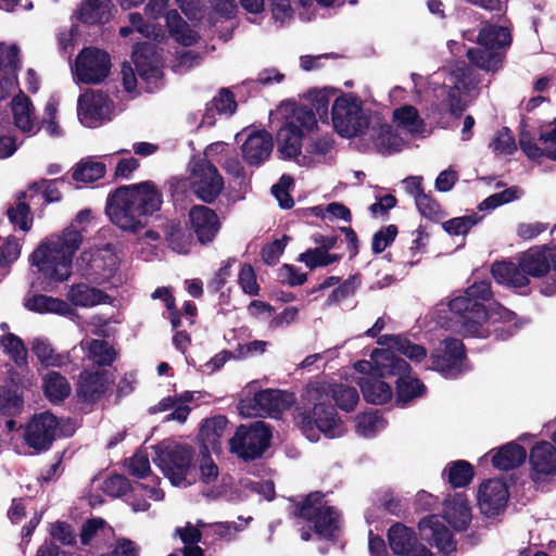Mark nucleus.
<instances>
[{"label": "nucleus", "mask_w": 556, "mask_h": 556, "mask_svg": "<svg viewBox=\"0 0 556 556\" xmlns=\"http://www.w3.org/2000/svg\"><path fill=\"white\" fill-rule=\"evenodd\" d=\"M75 245H39L29 256L39 271L55 281H64L71 275Z\"/></svg>", "instance_id": "1a4fd4ad"}, {"label": "nucleus", "mask_w": 556, "mask_h": 556, "mask_svg": "<svg viewBox=\"0 0 556 556\" xmlns=\"http://www.w3.org/2000/svg\"><path fill=\"white\" fill-rule=\"evenodd\" d=\"M30 344L34 354L45 367H63L71 362L68 354L58 353L47 338L36 337Z\"/></svg>", "instance_id": "7c9ffc66"}, {"label": "nucleus", "mask_w": 556, "mask_h": 556, "mask_svg": "<svg viewBox=\"0 0 556 556\" xmlns=\"http://www.w3.org/2000/svg\"><path fill=\"white\" fill-rule=\"evenodd\" d=\"M551 269L556 273V245H533L518 257V263L493 264L492 275L498 283L521 288L529 283V277L541 278Z\"/></svg>", "instance_id": "39448f33"}, {"label": "nucleus", "mask_w": 556, "mask_h": 556, "mask_svg": "<svg viewBox=\"0 0 556 556\" xmlns=\"http://www.w3.org/2000/svg\"><path fill=\"white\" fill-rule=\"evenodd\" d=\"M303 130L283 124L276 134L277 151L282 160H298L302 154Z\"/></svg>", "instance_id": "393cba45"}, {"label": "nucleus", "mask_w": 556, "mask_h": 556, "mask_svg": "<svg viewBox=\"0 0 556 556\" xmlns=\"http://www.w3.org/2000/svg\"><path fill=\"white\" fill-rule=\"evenodd\" d=\"M442 355L431 356L433 369L446 377L456 376L460 371V364L465 356L463 342L458 339H446L442 342Z\"/></svg>", "instance_id": "412c9836"}, {"label": "nucleus", "mask_w": 556, "mask_h": 556, "mask_svg": "<svg viewBox=\"0 0 556 556\" xmlns=\"http://www.w3.org/2000/svg\"><path fill=\"white\" fill-rule=\"evenodd\" d=\"M307 396L314 402V407L298 418L302 433L312 442L318 441L320 433L329 439L341 437L344 433V427L336 409L327 403L332 399L340 409L351 412L359 401L357 390L344 383L324 382L309 388Z\"/></svg>", "instance_id": "f03ea898"}, {"label": "nucleus", "mask_w": 556, "mask_h": 556, "mask_svg": "<svg viewBox=\"0 0 556 556\" xmlns=\"http://www.w3.org/2000/svg\"><path fill=\"white\" fill-rule=\"evenodd\" d=\"M154 463L164 476L176 486H188L198 480L214 484L219 469L210 454L194 455L191 447L181 444L160 445L155 450Z\"/></svg>", "instance_id": "20e7f679"}, {"label": "nucleus", "mask_w": 556, "mask_h": 556, "mask_svg": "<svg viewBox=\"0 0 556 556\" xmlns=\"http://www.w3.org/2000/svg\"><path fill=\"white\" fill-rule=\"evenodd\" d=\"M446 470L448 482L454 488L466 486L473 478V468L466 460H456L451 463Z\"/></svg>", "instance_id": "09e8293b"}, {"label": "nucleus", "mask_w": 556, "mask_h": 556, "mask_svg": "<svg viewBox=\"0 0 556 556\" xmlns=\"http://www.w3.org/2000/svg\"><path fill=\"white\" fill-rule=\"evenodd\" d=\"M224 178L217 167L206 159L193 163L190 175V189L202 202L212 204L224 190Z\"/></svg>", "instance_id": "f8f14e48"}, {"label": "nucleus", "mask_w": 556, "mask_h": 556, "mask_svg": "<svg viewBox=\"0 0 556 556\" xmlns=\"http://www.w3.org/2000/svg\"><path fill=\"white\" fill-rule=\"evenodd\" d=\"M419 531L424 540L431 542L441 552L448 554L455 551L456 542L439 516L432 515L421 519Z\"/></svg>", "instance_id": "aec40b11"}, {"label": "nucleus", "mask_w": 556, "mask_h": 556, "mask_svg": "<svg viewBox=\"0 0 556 556\" xmlns=\"http://www.w3.org/2000/svg\"><path fill=\"white\" fill-rule=\"evenodd\" d=\"M393 118L399 126L408 129L410 132L420 131L425 125L418 110L408 104L395 109L393 112Z\"/></svg>", "instance_id": "de8ad7c7"}, {"label": "nucleus", "mask_w": 556, "mask_h": 556, "mask_svg": "<svg viewBox=\"0 0 556 556\" xmlns=\"http://www.w3.org/2000/svg\"><path fill=\"white\" fill-rule=\"evenodd\" d=\"M491 147L496 154H513L516 150V141L508 127H503L493 139Z\"/></svg>", "instance_id": "bf43d9fd"}, {"label": "nucleus", "mask_w": 556, "mask_h": 556, "mask_svg": "<svg viewBox=\"0 0 556 556\" xmlns=\"http://www.w3.org/2000/svg\"><path fill=\"white\" fill-rule=\"evenodd\" d=\"M531 478L535 482L545 481L556 473V451L553 444L541 442L530 452Z\"/></svg>", "instance_id": "4be33fe9"}, {"label": "nucleus", "mask_w": 556, "mask_h": 556, "mask_svg": "<svg viewBox=\"0 0 556 556\" xmlns=\"http://www.w3.org/2000/svg\"><path fill=\"white\" fill-rule=\"evenodd\" d=\"M162 192L152 180L119 186L106 199L105 213L122 231L139 233L148 217L161 210Z\"/></svg>", "instance_id": "7ed1b4c3"}, {"label": "nucleus", "mask_w": 556, "mask_h": 556, "mask_svg": "<svg viewBox=\"0 0 556 556\" xmlns=\"http://www.w3.org/2000/svg\"><path fill=\"white\" fill-rule=\"evenodd\" d=\"M26 192L22 191L17 195V202L14 207L8 208V217L14 226L26 232L30 229L33 218L30 217V207L25 202Z\"/></svg>", "instance_id": "49530a36"}, {"label": "nucleus", "mask_w": 556, "mask_h": 556, "mask_svg": "<svg viewBox=\"0 0 556 556\" xmlns=\"http://www.w3.org/2000/svg\"><path fill=\"white\" fill-rule=\"evenodd\" d=\"M105 175V164L81 160L72 169V179L76 182L92 184Z\"/></svg>", "instance_id": "a18cd8bd"}, {"label": "nucleus", "mask_w": 556, "mask_h": 556, "mask_svg": "<svg viewBox=\"0 0 556 556\" xmlns=\"http://www.w3.org/2000/svg\"><path fill=\"white\" fill-rule=\"evenodd\" d=\"M77 17L87 25L104 24L110 20V11L105 0H85L79 8Z\"/></svg>", "instance_id": "ea45409f"}, {"label": "nucleus", "mask_w": 556, "mask_h": 556, "mask_svg": "<svg viewBox=\"0 0 556 556\" xmlns=\"http://www.w3.org/2000/svg\"><path fill=\"white\" fill-rule=\"evenodd\" d=\"M419 213L432 222H439L444 217V211L440 203L431 194L424 193L415 201Z\"/></svg>", "instance_id": "6e6d98bb"}, {"label": "nucleus", "mask_w": 556, "mask_h": 556, "mask_svg": "<svg viewBox=\"0 0 556 556\" xmlns=\"http://www.w3.org/2000/svg\"><path fill=\"white\" fill-rule=\"evenodd\" d=\"M448 307L464 336L486 338L494 332L498 339H506L517 328L514 313L492 299L486 280L468 287L464 294L450 301Z\"/></svg>", "instance_id": "f257e3e1"}, {"label": "nucleus", "mask_w": 556, "mask_h": 556, "mask_svg": "<svg viewBox=\"0 0 556 556\" xmlns=\"http://www.w3.org/2000/svg\"><path fill=\"white\" fill-rule=\"evenodd\" d=\"M80 344L87 350L89 359L97 365L109 366L116 357L115 350L104 340L93 339L83 341Z\"/></svg>", "instance_id": "c03bdc74"}, {"label": "nucleus", "mask_w": 556, "mask_h": 556, "mask_svg": "<svg viewBox=\"0 0 556 556\" xmlns=\"http://www.w3.org/2000/svg\"><path fill=\"white\" fill-rule=\"evenodd\" d=\"M238 282L243 293L255 296L260 293L256 274L250 264H243L238 275Z\"/></svg>", "instance_id": "13d9d810"}, {"label": "nucleus", "mask_w": 556, "mask_h": 556, "mask_svg": "<svg viewBox=\"0 0 556 556\" xmlns=\"http://www.w3.org/2000/svg\"><path fill=\"white\" fill-rule=\"evenodd\" d=\"M228 420L224 416H215L204 420L200 429V439L202 441V451L200 453L208 454L210 451L219 453L222 451V441L227 430Z\"/></svg>", "instance_id": "bb28decb"}, {"label": "nucleus", "mask_w": 556, "mask_h": 556, "mask_svg": "<svg viewBox=\"0 0 556 556\" xmlns=\"http://www.w3.org/2000/svg\"><path fill=\"white\" fill-rule=\"evenodd\" d=\"M193 400L191 392H185L179 395V402L174 407V412L166 417V420H177L185 422L190 414V408L187 403Z\"/></svg>", "instance_id": "774afa93"}, {"label": "nucleus", "mask_w": 556, "mask_h": 556, "mask_svg": "<svg viewBox=\"0 0 556 556\" xmlns=\"http://www.w3.org/2000/svg\"><path fill=\"white\" fill-rule=\"evenodd\" d=\"M102 489L108 495L118 497L128 491L129 482L125 477L116 475L109 477L103 482Z\"/></svg>", "instance_id": "69168bd1"}, {"label": "nucleus", "mask_w": 556, "mask_h": 556, "mask_svg": "<svg viewBox=\"0 0 556 556\" xmlns=\"http://www.w3.org/2000/svg\"><path fill=\"white\" fill-rule=\"evenodd\" d=\"M354 367L358 372L375 369L380 376H397L396 401L401 404H406L424 393L425 386L410 375V366L389 351L371 352L370 361H359Z\"/></svg>", "instance_id": "423d86ee"}, {"label": "nucleus", "mask_w": 556, "mask_h": 556, "mask_svg": "<svg viewBox=\"0 0 556 556\" xmlns=\"http://www.w3.org/2000/svg\"><path fill=\"white\" fill-rule=\"evenodd\" d=\"M386 427V421L377 412L365 413L356 418V431L359 435L369 438Z\"/></svg>", "instance_id": "8fccbe9b"}, {"label": "nucleus", "mask_w": 556, "mask_h": 556, "mask_svg": "<svg viewBox=\"0 0 556 556\" xmlns=\"http://www.w3.org/2000/svg\"><path fill=\"white\" fill-rule=\"evenodd\" d=\"M332 93L333 91L328 88L312 89L308 91V99L311 101L309 108L313 109L323 122L328 118V109Z\"/></svg>", "instance_id": "5fc2aeb1"}, {"label": "nucleus", "mask_w": 556, "mask_h": 556, "mask_svg": "<svg viewBox=\"0 0 556 556\" xmlns=\"http://www.w3.org/2000/svg\"><path fill=\"white\" fill-rule=\"evenodd\" d=\"M448 112L456 118H459L465 112L467 105L460 96V89L457 85L450 87L446 97Z\"/></svg>", "instance_id": "0e129e2a"}, {"label": "nucleus", "mask_w": 556, "mask_h": 556, "mask_svg": "<svg viewBox=\"0 0 556 556\" xmlns=\"http://www.w3.org/2000/svg\"><path fill=\"white\" fill-rule=\"evenodd\" d=\"M278 277L282 283L291 287L302 286L307 280V275L292 265L285 264L278 270Z\"/></svg>", "instance_id": "052dcab7"}, {"label": "nucleus", "mask_w": 556, "mask_h": 556, "mask_svg": "<svg viewBox=\"0 0 556 556\" xmlns=\"http://www.w3.org/2000/svg\"><path fill=\"white\" fill-rule=\"evenodd\" d=\"M270 430L263 421L240 426L230 439V451L243 459L260 457L267 448Z\"/></svg>", "instance_id": "9b49d317"}, {"label": "nucleus", "mask_w": 556, "mask_h": 556, "mask_svg": "<svg viewBox=\"0 0 556 556\" xmlns=\"http://www.w3.org/2000/svg\"><path fill=\"white\" fill-rule=\"evenodd\" d=\"M274 150V138L266 129L253 130L241 146V153L249 166L258 167L264 164Z\"/></svg>", "instance_id": "dca6fc26"}, {"label": "nucleus", "mask_w": 556, "mask_h": 556, "mask_svg": "<svg viewBox=\"0 0 556 556\" xmlns=\"http://www.w3.org/2000/svg\"><path fill=\"white\" fill-rule=\"evenodd\" d=\"M482 219L477 213L451 218L442 224V228L452 236H465Z\"/></svg>", "instance_id": "3c124183"}, {"label": "nucleus", "mask_w": 556, "mask_h": 556, "mask_svg": "<svg viewBox=\"0 0 556 556\" xmlns=\"http://www.w3.org/2000/svg\"><path fill=\"white\" fill-rule=\"evenodd\" d=\"M0 346L14 362L16 367L20 368L22 372H25L22 378H15L12 376V381L16 386H21L23 388L31 387L35 383V378L33 375L28 376V352L23 340L13 333H5L0 338Z\"/></svg>", "instance_id": "a211bd4d"}, {"label": "nucleus", "mask_w": 556, "mask_h": 556, "mask_svg": "<svg viewBox=\"0 0 556 556\" xmlns=\"http://www.w3.org/2000/svg\"><path fill=\"white\" fill-rule=\"evenodd\" d=\"M388 538L390 547L397 555L405 556L417 544L414 531L402 523L393 525Z\"/></svg>", "instance_id": "58836bf2"}, {"label": "nucleus", "mask_w": 556, "mask_h": 556, "mask_svg": "<svg viewBox=\"0 0 556 556\" xmlns=\"http://www.w3.org/2000/svg\"><path fill=\"white\" fill-rule=\"evenodd\" d=\"M334 130L343 138H353L366 132L370 121L363 111V101L353 93L338 97L331 108Z\"/></svg>", "instance_id": "0eeeda50"}, {"label": "nucleus", "mask_w": 556, "mask_h": 556, "mask_svg": "<svg viewBox=\"0 0 556 556\" xmlns=\"http://www.w3.org/2000/svg\"><path fill=\"white\" fill-rule=\"evenodd\" d=\"M112 101L100 90H88L80 94L77 101V114L80 123L89 128L99 126L104 119H110Z\"/></svg>", "instance_id": "4468645a"}, {"label": "nucleus", "mask_w": 556, "mask_h": 556, "mask_svg": "<svg viewBox=\"0 0 556 556\" xmlns=\"http://www.w3.org/2000/svg\"><path fill=\"white\" fill-rule=\"evenodd\" d=\"M108 388L106 380L102 372L85 371L80 375L78 382V394L85 401H96Z\"/></svg>", "instance_id": "e433bc0d"}, {"label": "nucleus", "mask_w": 556, "mask_h": 556, "mask_svg": "<svg viewBox=\"0 0 556 556\" xmlns=\"http://www.w3.org/2000/svg\"><path fill=\"white\" fill-rule=\"evenodd\" d=\"M331 245H317L307 249L299 255L298 261L304 263L309 269L325 267L340 260V255L330 252Z\"/></svg>", "instance_id": "37998d69"}, {"label": "nucleus", "mask_w": 556, "mask_h": 556, "mask_svg": "<svg viewBox=\"0 0 556 556\" xmlns=\"http://www.w3.org/2000/svg\"><path fill=\"white\" fill-rule=\"evenodd\" d=\"M24 305L27 309L39 314L54 313L66 316L73 312L65 301L43 294H28L24 300Z\"/></svg>", "instance_id": "2f4dec72"}, {"label": "nucleus", "mask_w": 556, "mask_h": 556, "mask_svg": "<svg viewBox=\"0 0 556 556\" xmlns=\"http://www.w3.org/2000/svg\"><path fill=\"white\" fill-rule=\"evenodd\" d=\"M367 377L359 378L358 384L361 386L364 399L372 404L382 405L388 403L392 396L393 391L389 383L380 380L381 377L375 369L369 372H362Z\"/></svg>", "instance_id": "cd10ccee"}, {"label": "nucleus", "mask_w": 556, "mask_h": 556, "mask_svg": "<svg viewBox=\"0 0 556 556\" xmlns=\"http://www.w3.org/2000/svg\"><path fill=\"white\" fill-rule=\"evenodd\" d=\"M372 142L378 153L390 155L401 151L404 140L390 124H379L372 127Z\"/></svg>", "instance_id": "c756f323"}, {"label": "nucleus", "mask_w": 556, "mask_h": 556, "mask_svg": "<svg viewBox=\"0 0 556 556\" xmlns=\"http://www.w3.org/2000/svg\"><path fill=\"white\" fill-rule=\"evenodd\" d=\"M377 343L381 345V349H375L372 352L389 351L395 357H397L395 355L397 352L413 362H420L427 356V351L422 345L416 344L402 336H380Z\"/></svg>", "instance_id": "5701e85b"}, {"label": "nucleus", "mask_w": 556, "mask_h": 556, "mask_svg": "<svg viewBox=\"0 0 556 556\" xmlns=\"http://www.w3.org/2000/svg\"><path fill=\"white\" fill-rule=\"evenodd\" d=\"M67 299L76 306L91 307L105 303L108 295L97 288L89 287L86 283H78L71 287Z\"/></svg>", "instance_id": "f704fd0d"}, {"label": "nucleus", "mask_w": 556, "mask_h": 556, "mask_svg": "<svg viewBox=\"0 0 556 556\" xmlns=\"http://www.w3.org/2000/svg\"><path fill=\"white\" fill-rule=\"evenodd\" d=\"M131 60L136 72L146 83H155L163 76L154 47L148 42L137 43L134 47Z\"/></svg>", "instance_id": "6ab92c4d"}, {"label": "nucleus", "mask_w": 556, "mask_h": 556, "mask_svg": "<svg viewBox=\"0 0 556 556\" xmlns=\"http://www.w3.org/2000/svg\"><path fill=\"white\" fill-rule=\"evenodd\" d=\"M66 181L65 177H60L56 179L48 180L41 179L39 181H34L29 185L28 190L35 193L42 192L43 199L47 203L58 202L62 199V193L59 190L58 185L64 184Z\"/></svg>", "instance_id": "603ef678"}, {"label": "nucleus", "mask_w": 556, "mask_h": 556, "mask_svg": "<svg viewBox=\"0 0 556 556\" xmlns=\"http://www.w3.org/2000/svg\"><path fill=\"white\" fill-rule=\"evenodd\" d=\"M255 403L261 410L268 415L278 414L290 406L289 397L279 390H263L254 397Z\"/></svg>", "instance_id": "79ce46f5"}, {"label": "nucleus", "mask_w": 556, "mask_h": 556, "mask_svg": "<svg viewBox=\"0 0 556 556\" xmlns=\"http://www.w3.org/2000/svg\"><path fill=\"white\" fill-rule=\"evenodd\" d=\"M519 146L523 153L531 160H539L544 156V150L541 149L532 138L530 131L522 130L519 135Z\"/></svg>", "instance_id": "e2e57ef3"}, {"label": "nucleus", "mask_w": 556, "mask_h": 556, "mask_svg": "<svg viewBox=\"0 0 556 556\" xmlns=\"http://www.w3.org/2000/svg\"><path fill=\"white\" fill-rule=\"evenodd\" d=\"M333 146L334 140L332 136L325 135L312 140V142L306 147V152L308 154L326 156L328 153L331 152Z\"/></svg>", "instance_id": "338daca9"}, {"label": "nucleus", "mask_w": 556, "mask_h": 556, "mask_svg": "<svg viewBox=\"0 0 556 556\" xmlns=\"http://www.w3.org/2000/svg\"><path fill=\"white\" fill-rule=\"evenodd\" d=\"M75 429L76 425L71 419L59 420L51 413L45 412L27 422L24 439L29 447L42 452L50 447L58 435L71 437Z\"/></svg>", "instance_id": "6e6552de"}, {"label": "nucleus", "mask_w": 556, "mask_h": 556, "mask_svg": "<svg viewBox=\"0 0 556 556\" xmlns=\"http://www.w3.org/2000/svg\"><path fill=\"white\" fill-rule=\"evenodd\" d=\"M42 389L46 397L52 403H59L71 394L67 379L56 371H49L42 378Z\"/></svg>", "instance_id": "c9c22d12"}, {"label": "nucleus", "mask_w": 556, "mask_h": 556, "mask_svg": "<svg viewBox=\"0 0 556 556\" xmlns=\"http://www.w3.org/2000/svg\"><path fill=\"white\" fill-rule=\"evenodd\" d=\"M287 124H292L298 129H302L303 135H305V132L317 128L316 113L308 105H300L294 110L292 121L287 122Z\"/></svg>", "instance_id": "864d4df0"}, {"label": "nucleus", "mask_w": 556, "mask_h": 556, "mask_svg": "<svg viewBox=\"0 0 556 556\" xmlns=\"http://www.w3.org/2000/svg\"><path fill=\"white\" fill-rule=\"evenodd\" d=\"M128 471L130 475L137 478H144L150 472V462L147 454L143 452H137L132 457L128 459Z\"/></svg>", "instance_id": "680f3d73"}, {"label": "nucleus", "mask_w": 556, "mask_h": 556, "mask_svg": "<svg viewBox=\"0 0 556 556\" xmlns=\"http://www.w3.org/2000/svg\"><path fill=\"white\" fill-rule=\"evenodd\" d=\"M83 261L88 262V266L96 274H99L102 279L110 278L118 266V257L112 245H102L97 249H90L84 252Z\"/></svg>", "instance_id": "b1692460"}, {"label": "nucleus", "mask_w": 556, "mask_h": 556, "mask_svg": "<svg viewBox=\"0 0 556 556\" xmlns=\"http://www.w3.org/2000/svg\"><path fill=\"white\" fill-rule=\"evenodd\" d=\"M507 500L508 490L502 480H488L479 489L478 505L485 516L498 515L505 508Z\"/></svg>", "instance_id": "f3484780"}, {"label": "nucleus", "mask_w": 556, "mask_h": 556, "mask_svg": "<svg viewBox=\"0 0 556 556\" xmlns=\"http://www.w3.org/2000/svg\"><path fill=\"white\" fill-rule=\"evenodd\" d=\"M293 178L289 175H282L278 182L271 187V193L277 199L280 207L291 208L294 205L293 198L290 194V189L293 186Z\"/></svg>", "instance_id": "4d7b16f0"}, {"label": "nucleus", "mask_w": 556, "mask_h": 556, "mask_svg": "<svg viewBox=\"0 0 556 556\" xmlns=\"http://www.w3.org/2000/svg\"><path fill=\"white\" fill-rule=\"evenodd\" d=\"M467 58L471 65L485 72L498 71L504 60L501 51L482 46L468 49Z\"/></svg>", "instance_id": "473e14b6"}, {"label": "nucleus", "mask_w": 556, "mask_h": 556, "mask_svg": "<svg viewBox=\"0 0 556 556\" xmlns=\"http://www.w3.org/2000/svg\"><path fill=\"white\" fill-rule=\"evenodd\" d=\"M236 109L237 102L233 92L229 89L222 88L218 94L206 104L203 121L210 122L214 119L215 113L233 114Z\"/></svg>", "instance_id": "a19ab883"}, {"label": "nucleus", "mask_w": 556, "mask_h": 556, "mask_svg": "<svg viewBox=\"0 0 556 556\" xmlns=\"http://www.w3.org/2000/svg\"><path fill=\"white\" fill-rule=\"evenodd\" d=\"M110 54L96 47L84 48L77 54L74 72L78 81L86 85H98L110 74Z\"/></svg>", "instance_id": "ddd939ff"}, {"label": "nucleus", "mask_w": 556, "mask_h": 556, "mask_svg": "<svg viewBox=\"0 0 556 556\" xmlns=\"http://www.w3.org/2000/svg\"><path fill=\"white\" fill-rule=\"evenodd\" d=\"M323 497L319 492L309 494L299 506L298 514L314 522L315 532L319 536L332 539L339 531L340 518L333 507L323 502Z\"/></svg>", "instance_id": "9d476101"}, {"label": "nucleus", "mask_w": 556, "mask_h": 556, "mask_svg": "<svg viewBox=\"0 0 556 556\" xmlns=\"http://www.w3.org/2000/svg\"><path fill=\"white\" fill-rule=\"evenodd\" d=\"M190 229L199 243H211L220 230L222 223L216 212L205 205L195 204L189 211Z\"/></svg>", "instance_id": "2eb2a0df"}, {"label": "nucleus", "mask_w": 556, "mask_h": 556, "mask_svg": "<svg viewBox=\"0 0 556 556\" xmlns=\"http://www.w3.org/2000/svg\"><path fill=\"white\" fill-rule=\"evenodd\" d=\"M444 519L456 531H464L471 521L468 501L463 493H457L444 502Z\"/></svg>", "instance_id": "a878e982"}, {"label": "nucleus", "mask_w": 556, "mask_h": 556, "mask_svg": "<svg viewBox=\"0 0 556 556\" xmlns=\"http://www.w3.org/2000/svg\"><path fill=\"white\" fill-rule=\"evenodd\" d=\"M92 211L90 208L80 210L71 224L64 228L58 243H83L89 240L92 225Z\"/></svg>", "instance_id": "c85d7f7f"}, {"label": "nucleus", "mask_w": 556, "mask_h": 556, "mask_svg": "<svg viewBox=\"0 0 556 556\" xmlns=\"http://www.w3.org/2000/svg\"><path fill=\"white\" fill-rule=\"evenodd\" d=\"M477 43L500 51V49L510 46L511 35L506 27L488 24L479 30Z\"/></svg>", "instance_id": "72a5a7b5"}, {"label": "nucleus", "mask_w": 556, "mask_h": 556, "mask_svg": "<svg viewBox=\"0 0 556 556\" xmlns=\"http://www.w3.org/2000/svg\"><path fill=\"white\" fill-rule=\"evenodd\" d=\"M527 457L526 450L516 444L508 443L502 446L492 457L494 467L501 470H509L521 465Z\"/></svg>", "instance_id": "4c0bfd02"}]
</instances>
